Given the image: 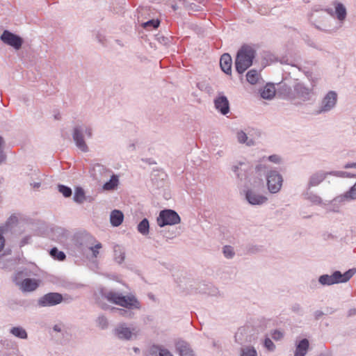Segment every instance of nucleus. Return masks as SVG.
Listing matches in <instances>:
<instances>
[{
  "label": "nucleus",
  "mask_w": 356,
  "mask_h": 356,
  "mask_svg": "<svg viewBox=\"0 0 356 356\" xmlns=\"http://www.w3.org/2000/svg\"><path fill=\"white\" fill-rule=\"evenodd\" d=\"M323 314L321 311H316L315 312V316L316 318H318L319 316H322Z\"/></svg>",
  "instance_id": "obj_55"
},
{
  "label": "nucleus",
  "mask_w": 356,
  "mask_h": 356,
  "mask_svg": "<svg viewBox=\"0 0 356 356\" xmlns=\"http://www.w3.org/2000/svg\"><path fill=\"white\" fill-rule=\"evenodd\" d=\"M337 94L334 91H329L322 99L318 109L317 114L327 113L332 111L336 106Z\"/></svg>",
  "instance_id": "obj_10"
},
{
  "label": "nucleus",
  "mask_w": 356,
  "mask_h": 356,
  "mask_svg": "<svg viewBox=\"0 0 356 356\" xmlns=\"http://www.w3.org/2000/svg\"><path fill=\"white\" fill-rule=\"evenodd\" d=\"M115 336L122 340H131L136 338L138 331L136 327H129L126 323L118 324L114 330Z\"/></svg>",
  "instance_id": "obj_12"
},
{
  "label": "nucleus",
  "mask_w": 356,
  "mask_h": 356,
  "mask_svg": "<svg viewBox=\"0 0 356 356\" xmlns=\"http://www.w3.org/2000/svg\"><path fill=\"white\" fill-rule=\"evenodd\" d=\"M247 163L245 161H236L232 165L231 170L236 177V178L241 181L245 179L247 177Z\"/></svg>",
  "instance_id": "obj_16"
},
{
  "label": "nucleus",
  "mask_w": 356,
  "mask_h": 356,
  "mask_svg": "<svg viewBox=\"0 0 356 356\" xmlns=\"http://www.w3.org/2000/svg\"><path fill=\"white\" fill-rule=\"evenodd\" d=\"M4 143V140L1 136H0V149L2 147V145Z\"/></svg>",
  "instance_id": "obj_58"
},
{
  "label": "nucleus",
  "mask_w": 356,
  "mask_h": 356,
  "mask_svg": "<svg viewBox=\"0 0 356 356\" xmlns=\"http://www.w3.org/2000/svg\"><path fill=\"white\" fill-rule=\"evenodd\" d=\"M73 200L76 203L81 204L86 201L91 202L93 198L90 196H86L84 190L81 187L78 186L75 188Z\"/></svg>",
  "instance_id": "obj_19"
},
{
  "label": "nucleus",
  "mask_w": 356,
  "mask_h": 356,
  "mask_svg": "<svg viewBox=\"0 0 356 356\" xmlns=\"http://www.w3.org/2000/svg\"><path fill=\"white\" fill-rule=\"evenodd\" d=\"M282 333L278 330H275L272 334V337L275 340L282 339Z\"/></svg>",
  "instance_id": "obj_48"
},
{
  "label": "nucleus",
  "mask_w": 356,
  "mask_h": 356,
  "mask_svg": "<svg viewBox=\"0 0 356 356\" xmlns=\"http://www.w3.org/2000/svg\"><path fill=\"white\" fill-rule=\"evenodd\" d=\"M264 347L269 351H273L275 349V346L272 340L269 338H266L264 343Z\"/></svg>",
  "instance_id": "obj_45"
},
{
  "label": "nucleus",
  "mask_w": 356,
  "mask_h": 356,
  "mask_svg": "<svg viewBox=\"0 0 356 356\" xmlns=\"http://www.w3.org/2000/svg\"><path fill=\"white\" fill-rule=\"evenodd\" d=\"M113 309H115L116 312H118V314L122 317H124L126 318H132L134 316V312L133 310L135 309H126V308H113Z\"/></svg>",
  "instance_id": "obj_33"
},
{
  "label": "nucleus",
  "mask_w": 356,
  "mask_h": 356,
  "mask_svg": "<svg viewBox=\"0 0 356 356\" xmlns=\"http://www.w3.org/2000/svg\"><path fill=\"white\" fill-rule=\"evenodd\" d=\"M309 346L308 339H303L297 344L294 356H305Z\"/></svg>",
  "instance_id": "obj_25"
},
{
  "label": "nucleus",
  "mask_w": 356,
  "mask_h": 356,
  "mask_svg": "<svg viewBox=\"0 0 356 356\" xmlns=\"http://www.w3.org/2000/svg\"><path fill=\"white\" fill-rule=\"evenodd\" d=\"M31 186L34 188H40V185H41V183L40 181H38V182H31Z\"/></svg>",
  "instance_id": "obj_52"
},
{
  "label": "nucleus",
  "mask_w": 356,
  "mask_h": 356,
  "mask_svg": "<svg viewBox=\"0 0 356 356\" xmlns=\"http://www.w3.org/2000/svg\"><path fill=\"white\" fill-rule=\"evenodd\" d=\"M30 238L31 237L29 236L24 237L20 242V246H24V245L27 244Z\"/></svg>",
  "instance_id": "obj_50"
},
{
  "label": "nucleus",
  "mask_w": 356,
  "mask_h": 356,
  "mask_svg": "<svg viewBox=\"0 0 356 356\" xmlns=\"http://www.w3.org/2000/svg\"><path fill=\"white\" fill-rule=\"evenodd\" d=\"M221 153H222L221 152H218V154L219 156H222Z\"/></svg>",
  "instance_id": "obj_61"
},
{
  "label": "nucleus",
  "mask_w": 356,
  "mask_h": 356,
  "mask_svg": "<svg viewBox=\"0 0 356 356\" xmlns=\"http://www.w3.org/2000/svg\"><path fill=\"white\" fill-rule=\"evenodd\" d=\"M345 169L355 168L356 169V162L347 163L344 165Z\"/></svg>",
  "instance_id": "obj_49"
},
{
  "label": "nucleus",
  "mask_w": 356,
  "mask_h": 356,
  "mask_svg": "<svg viewBox=\"0 0 356 356\" xmlns=\"http://www.w3.org/2000/svg\"><path fill=\"white\" fill-rule=\"evenodd\" d=\"M53 330H54V331H55V332H61V330H62L61 325H55L53 327Z\"/></svg>",
  "instance_id": "obj_53"
},
{
  "label": "nucleus",
  "mask_w": 356,
  "mask_h": 356,
  "mask_svg": "<svg viewBox=\"0 0 356 356\" xmlns=\"http://www.w3.org/2000/svg\"><path fill=\"white\" fill-rule=\"evenodd\" d=\"M39 286V281L35 279L26 278L21 284L20 289L24 292H31L35 291Z\"/></svg>",
  "instance_id": "obj_20"
},
{
  "label": "nucleus",
  "mask_w": 356,
  "mask_h": 356,
  "mask_svg": "<svg viewBox=\"0 0 356 356\" xmlns=\"http://www.w3.org/2000/svg\"><path fill=\"white\" fill-rule=\"evenodd\" d=\"M241 356H257V352L254 347L247 346L241 348Z\"/></svg>",
  "instance_id": "obj_37"
},
{
  "label": "nucleus",
  "mask_w": 356,
  "mask_h": 356,
  "mask_svg": "<svg viewBox=\"0 0 356 356\" xmlns=\"http://www.w3.org/2000/svg\"><path fill=\"white\" fill-rule=\"evenodd\" d=\"M176 348L180 356H194L193 350L190 347V345L184 341H177Z\"/></svg>",
  "instance_id": "obj_22"
},
{
  "label": "nucleus",
  "mask_w": 356,
  "mask_h": 356,
  "mask_svg": "<svg viewBox=\"0 0 356 356\" xmlns=\"http://www.w3.org/2000/svg\"><path fill=\"white\" fill-rule=\"evenodd\" d=\"M331 175L330 171L317 170L311 174L307 183V189L319 186L327 177Z\"/></svg>",
  "instance_id": "obj_15"
},
{
  "label": "nucleus",
  "mask_w": 356,
  "mask_h": 356,
  "mask_svg": "<svg viewBox=\"0 0 356 356\" xmlns=\"http://www.w3.org/2000/svg\"><path fill=\"white\" fill-rule=\"evenodd\" d=\"M302 195L305 200H308L312 204L323 207L325 209L327 201L324 202L318 194L307 189V191L303 193Z\"/></svg>",
  "instance_id": "obj_18"
},
{
  "label": "nucleus",
  "mask_w": 356,
  "mask_h": 356,
  "mask_svg": "<svg viewBox=\"0 0 356 356\" xmlns=\"http://www.w3.org/2000/svg\"><path fill=\"white\" fill-rule=\"evenodd\" d=\"M330 174L332 176L337 177L350 178V177H356V175L351 174L350 172H348L346 171L332 170V171H330Z\"/></svg>",
  "instance_id": "obj_39"
},
{
  "label": "nucleus",
  "mask_w": 356,
  "mask_h": 356,
  "mask_svg": "<svg viewBox=\"0 0 356 356\" xmlns=\"http://www.w3.org/2000/svg\"><path fill=\"white\" fill-rule=\"evenodd\" d=\"M250 132L246 133L242 130L238 131L236 132L237 141L249 147L254 145L255 141L252 138L248 136Z\"/></svg>",
  "instance_id": "obj_23"
},
{
  "label": "nucleus",
  "mask_w": 356,
  "mask_h": 356,
  "mask_svg": "<svg viewBox=\"0 0 356 356\" xmlns=\"http://www.w3.org/2000/svg\"><path fill=\"white\" fill-rule=\"evenodd\" d=\"M216 109L222 115H225L229 112V102L225 95H219L214 99Z\"/></svg>",
  "instance_id": "obj_17"
},
{
  "label": "nucleus",
  "mask_w": 356,
  "mask_h": 356,
  "mask_svg": "<svg viewBox=\"0 0 356 356\" xmlns=\"http://www.w3.org/2000/svg\"><path fill=\"white\" fill-rule=\"evenodd\" d=\"M266 160V161H270L272 163L279 164L282 162V159L279 155L277 154H273L268 157L264 156V161Z\"/></svg>",
  "instance_id": "obj_44"
},
{
  "label": "nucleus",
  "mask_w": 356,
  "mask_h": 356,
  "mask_svg": "<svg viewBox=\"0 0 356 356\" xmlns=\"http://www.w3.org/2000/svg\"><path fill=\"white\" fill-rule=\"evenodd\" d=\"M138 232L143 236H147L149 232V223L147 218L143 219L137 226Z\"/></svg>",
  "instance_id": "obj_30"
},
{
  "label": "nucleus",
  "mask_w": 356,
  "mask_h": 356,
  "mask_svg": "<svg viewBox=\"0 0 356 356\" xmlns=\"http://www.w3.org/2000/svg\"><path fill=\"white\" fill-rule=\"evenodd\" d=\"M181 218L179 214L172 209H164L160 211L156 222L159 227L165 225H175L179 223Z\"/></svg>",
  "instance_id": "obj_9"
},
{
  "label": "nucleus",
  "mask_w": 356,
  "mask_h": 356,
  "mask_svg": "<svg viewBox=\"0 0 356 356\" xmlns=\"http://www.w3.org/2000/svg\"><path fill=\"white\" fill-rule=\"evenodd\" d=\"M334 16L339 22H343L346 17V9L341 3H334V10H333Z\"/></svg>",
  "instance_id": "obj_24"
},
{
  "label": "nucleus",
  "mask_w": 356,
  "mask_h": 356,
  "mask_svg": "<svg viewBox=\"0 0 356 356\" xmlns=\"http://www.w3.org/2000/svg\"><path fill=\"white\" fill-rule=\"evenodd\" d=\"M301 309V307L298 304H296L292 307V310L293 312H298Z\"/></svg>",
  "instance_id": "obj_51"
},
{
  "label": "nucleus",
  "mask_w": 356,
  "mask_h": 356,
  "mask_svg": "<svg viewBox=\"0 0 356 356\" xmlns=\"http://www.w3.org/2000/svg\"><path fill=\"white\" fill-rule=\"evenodd\" d=\"M96 323L97 325L102 330L106 329L108 325L107 318L103 315L99 316L97 317L96 320Z\"/></svg>",
  "instance_id": "obj_41"
},
{
  "label": "nucleus",
  "mask_w": 356,
  "mask_h": 356,
  "mask_svg": "<svg viewBox=\"0 0 356 356\" xmlns=\"http://www.w3.org/2000/svg\"><path fill=\"white\" fill-rule=\"evenodd\" d=\"M160 22L158 19H151L143 24V27L146 29L151 30L157 28Z\"/></svg>",
  "instance_id": "obj_42"
},
{
  "label": "nucleus",
  "mask_w": 356,
  "mask_h": 356,
  "mask_svg": "<svg viewBox=\"0 0 356 356\" xmlns=\"http://www.w3.org/2000/svg\"><path fill=\"white\" fill-rule=\"evenodd\" d=\"M102 296L108 301L126 309H140L141 308L140 301L132 293L124 296L120 292L109 291L102 293Z\"/></svg>",
  "instance_id": "obj_2"
},
{
  "label": "nucleus",
  "mask_w": 356,
  "mask_h": 356,
  "mask_svg": "<svg viewBox=\"0 0 356 356\" xmlns=\"http://www.w3.org/2000/svg\"><path fill=\"white\" fill-rule=\"evenodd\" d=\"M118 178L116 175H113L109 181H106L104 186L103 188L104 190H113L118 185Z\"/></svg>",
  "instance_id": "obj_35"
},
{
  "label": "nucleus",
  "mask_w": 356,
  "mask_h": 356,
  "mask_svg": "<svg viewBox=\"0 0 356 356\" xmlns=\"http://www.w3.org/2000/svg\"><path fill=\"white\" fill-rule=\"evenodd\" d=\"M351 202L346 193L339 195L330 201H327L325 209L330 212L339 213L341 207L346 202Z\"/></svg>",
  "instance_id": "obj_13"
},
{
  "label": "nucleus",
  "mask_w": 356,
  "mask_h": 356,
  "mask_svg": "<svg viewBox=\"0 0 356 356\" xmlns=\"http://www.w3.org/2000/svg\"><path fill=\"white\" fill-rule=\"evenodd\" d=\"M242 334V332H238L236 334H235V339H236V341H238V339L240 338V336Z\"/></svg>",
  "instance_id": "obj_56"
},
{
  "label": "nucleus",
  "mask_w": 356,
  "mask_h": 356,
  "mask_svg": "<svg viewBox=\"0 0 356 356\" xmlns=\"http://www.w3.org/2000/svg\"><path fill=\"white\" fill-rule=\"evenodd\" d=\"M17 220L16 217H13H13H11V218L9 219V220Z\"/></svg>",
  "instance_id": "obj_60"
},
{
  "label": "nucleus",
  "mask_w": 356,
  "mask_h": 356,
  "mask_svg": "<svg viewBox=\"0 0 356 356\" xmlns=\"http://www.w3.org/2000/svg\"><path fill=\"white\" fill-rule=\"evenodd\" d=\"M314 85L307 86L305 83L296 81L292 86L281 82L277 86V93L283 98L293 100L300 99L302 102L309 101L314 95Z\"/></svg>",
  "instance_id": "obj_1"
},
{
  "label": "nucleus",
  "mask_w": 356,
  "mask_h": 356,
  "mask_svg": "<svg viewBox=\"0 0 356 356\" xmlns=\"http://www.w3.org/2000/svg\"><path fill=\"white\" fill-rule=\"evenodd\" d=\"M124 252L119 246L114 248V259L116 262L121 264L124 260Z\"/></svg>",
  "instance_id": "obj_36"
},
{
  "label": "nucleus",
  "mask_w": 356,
  "mask_h": 356,
  "mask_svg": "<svg viewBox=\"0 0 356 356\" xmlns=\"http://www.w3.org/2000/svg\"><path fill=\"white\" fill-rule=\"evenodd\" d=\"M5 155L3 153L2 149H0V163L3 162L5 159Z\"/></svg>",
  "instance_id": "obj_54"
},
{
  "label": "nucleus",
  "mask_w": 356,
  "mask_h": 356,
  "mask_svg": "<svg viewBox=\"0 0 356 356\" xmlns=\"http://www.w3.org/2000/svg\"><path fill=\"white\" fill-rule=\"evenodd\" d=\"M93 170L95 171V177L96 179H98L97 176V172H99V173H102V172H105V168L101 165V164H95L94 165V168H93Z\"/></svg>",
  "instance_id": "obj_46"
},
{
  "label": "nucleus",
  "mask_w": 356,
  "mask_h": 356,
  "mask_svg": "<svg viewBox=\"0 0 356 356\" xmlns=\"http://www.w3.org/2000/svg\"><path fill=\"white\" fill-rule=\"evenodd\" d=\"M245 200L252 206H261L268 201V198L254 188H245L241 192Z\"/></svg>",
  "instance_id": "obj_8"
},
{
  "label": "nucleus",
  "mask_w": 356,
  "mask_h": 356,
  "mask_svg": "<svg viewBox=\"0 0 356 356\" xmlns=\"http://www.w3.org/2000/svg\"><path fill=\"white\" fill-rule=\"evenodd\" d=\"M172 8L174 10H177L178 9V6L175 4V5H172Z\"/></svg>",
  "instance_id": "obj_59"
},
{
  "label": "nucleus",
  "mask_w": 356,
  "mask_h": 356,
  "mask_svg": "<svg viewBox=\"0 0 356 356\" xmlns=\"http://www.w3.org/2000/svg\"><path fill=\"white\" fill-rule=\"evenodd\" d=\"M356 269L351 268L341 273L339 270H335L332 275L324 274L318 277V283L322 286H331L339 283H346L355 274Z\"/></svg>",
  "instance_id": "obj_5"
},
{
  "label": "nucleus",
  "mask_w": 356,
  "mask_h": 356,
  "mask_svg": "<svg viewBox=\"0 0 356 356\" xmlns=\"http://www.w3.org/2000/svg\"><path fill=\"white\" fill-rule=\"evenodd\" d=\"M223 254L227 259H232L234 256V248L230 245H225L223 248Z\"/></svg>",
  "instance_id": "obj_43"
},
{
  "label": "nucleus",
  "mask_w": 356,
  "mask_h": 356,
  "mask_svg": "<svg viewBox=\"0 0 356 356\" xmlns=\"http://www.w3.org/2000/svg\"><path fill=\"white\" fill-rule=\"evenodd\" d=\"M5 245V238L3 236V228L0 227V252L3 250Z\"/></svg>",
  "instance_id": "obj_47"
},
{
  "label": "nucleus",
  "mask_w": 356,
  "mask_h": 356,
  "mask_svg": "<svg viewBox=\"0 0 356 356\" xmlns=\"http://www.w3.org/2000/svg\"><path fill=\"white\" fill-rule=\"evenodd\" d=\"M268 165L266 164V161H264V157L262 159L255 165V171L259 175L266 174L270 170L268 169Z\"/></svg>",
  "instance_id": "obj_32"
},
{
  "label": "nucleus",
  "mask_w": 356,
  "mask_h": 356,
  "mask_svg": "<svg viewBox=\"0 0 356 356\" xmlns=\"http://www.w3.org/2000/svg\"><path fill=\"white\" fill-rule=\"evenodd\" d=\"M256 51L250 45H243L238 51L235 59V68L238 74H243L253 63Z\"/></svg>",
  "instance_id": "obj_3"
},
{
  "label": "nucleus",
  "mask_w": 356,
  "mask_h": 356,
  "mask_svg": "<svg viewBox=\"0 0 356 356\" xmlns=\"http://www.w3.org/2000/svg\"><path fill=\"white\" fill-rule=\"evenodd\" d=\"M268 191L272 194L277 193L282 188L283 177L276 170H269L266 175Z\"/></svg>",
  "instance_id": "obj_7"
},
{
  "label": "nucleus",
  "mask_w": 356,
  "mask_h": 356,
  "mask_svg": "<svg viewBox=\"0 0 356 356\" xmlns=\"http://www.w3.org/2000/svg\"><path fill=\"white\" fill-rule=\"evenodd\" d=\"M64 300L63 295L56 292H50L41 296L38 300V306L40 307H53L61 303Z\"/></svg>",
  "instance_id": "obj_11"
},
{
  "label": "nucleus",
  "mask_w": 356,
  "mask_h": 356,
  "mask_svg": "<svg viewBox=\"0 0 356 356\" xmlns=\"http://www.w3.org/2000/svg\"><path fill=\"white\" fill-rule=\"evenodd\" d=\"M87 248L91 251L92 255L90 259L97 258L99 252V249L102 248V244L99 242L96 243L95 245L92 243H88L86 245Z\"/></svg>",
  "instance_id": "obj_34"
},
{
  "label": "nucleus",
  "mask_w": 356,
  "mask_h": 356,
  "mask_svg": "<svg viewBox=\"0 0 356 356\" xmlns=\"http://www.w3.org/2000/svg\"><path fill=\"white\" fill-rule=\"evenodd\" d=\"M276 90L273 84L268 83L261 91V96L266 99H271L275 95Z\"/></svg>",
  "instance_id": "obj_27"
},
{
  "label": "nucleus",
  "mask_w": 356,
  "mask_h": 356,
  "mask_svg": "<svg viewBox=\"0 0 356 356\" xmlns=\"http://www.w3.org/2000/svg\"><path fill=\"white\" fill-rule=\"evenodd\" d=\"M10 333L12 334L15 337H17L21 339H26L28 337V334L25 329L22 327H13L10 330Z\"/></svg>",
  "instance_id": "obj_29"
},
{
  "label": "nucleus",
  "mask_w": 356,
  "mask_h": 356,
  "mask_svg": "<svg viewBox=\"0 0 356 356\" xmlns=\"http://www.w3.org/2000/svg\"><path fill=\"white\" fill-rule=\"evenodd\" d=\"M329 15L330 17L334 16L332 8L319 9L314 8L309 14V20L313 23L318 29H323L321 26L326 27L328 22V17L325 14Z\"/></svg>",
  "instance_id": "obj_6"
},
{
  "label": "nucleus",
  "mask_w": 356,
  "mask_h": 356,
  "mask_svg": "<svg viewBox=\"0 0 356 356\" xmlns=\"http://www.w3.org/2000/svg\"><path fill=\"white\" fill-rule=\"evenodd\" d=\"M150 356H173L170 352L160 346H154L151 349Z\"/></svg>",
  "instance_id": "obj_31"
},
{
  "label": "nucleus",
  "mask_w": 356,
  "mask_h": 356,
  "mask_svg": "<svg viewBox=\"0 0 356 356\" xmlns=\"http://www.w3.org/2000/svg\"><path fill=\"white\" fill-rule=\"evenodd\" d=\"M246 79L252 85L257 83L261 79L260 74L256 70H250L246 74Z\"/></svg>",
  "instance_id": "obj_28"
},
{
  "label": "nucleus",
  "mask_w": 356,
  "mask_h": 356,
  "mask_svg": "<svg viewBox=\"0 0 356 356\" xmlns=\"http://www.w3.org/2000/svg\"><path fill=\"white\" fill-rule=\"evenodd\" d=\"M0 39L4 44L13 47L16 50L19 49L23 44V39L20 36L7 30L3 32Z\"/></svg>",
  "instance_id": "obj_14"
},
{
  "label": "nucleus",
  "mask_w": 356,
  "mask_h": 356,
  "mask_svg": "<svg viewBox=\"0 0 356 356\" xmlns=\"http://www.w3.org/2000/svg\"><path fill=\"white\" fill-rule=\"evenodd\" d=\"M58 190L65 197H70L72 194V189L70 187L63 184L58 185Z\"/></svg>",
  "instance_id": "obj_40"
},
{
  "label": "nucleus",
  "mask_w": 356,
  "mask_h": 356,
  "mask_svg": "<svg viewBox=\"0 0 356 356\" xmlns=\"http://www.w3.org/2000/svg\"><path fill=\"white\" fill-rule=\"evenodd\" d=\"M124 219L123 213L120 211L115 209L111 211L110 214V222L113 227H118L122 224Z\"/></svg>",
  "instance_id": "obj_26"
},
{
  "label": "nucleus",
  "mask_w": 356,
  "mask_h": 356,
  "mask_svg": "<svg viewBox=\"0 0 356 356\" xmlns=\"http://www.w3.org/2000/svg\"><path fill=\"white\" fill-rule=\"evenodd\" d=\"M232 59L229 54H224L221 56L220 65L222 70L227 74L232 73Z\"/></svg>",
  "instance_id": "obj_21"
},
{
  "label": "nucleus",
  "mask_w": 356,
  "mask_h": 356,
  "mask_svg": "<svg viewBox=\"0 0 356 356\" xmlns=\"http://www.w3.org/2000/svg\"><path fill=\"white\" fill-rule=\"evenodd\" d=\"M50 254L54 259H56L58 261H63L66 256L62 251H59L56 248H53L50 250Z\"/></svg>",
  "instance_id": "obj_38"
},
{
  "label": "nucleus",
  "mask_w": 356,
  "mask_h": 356,
  "mask_svg": "<svg viewBox=\"0 0 356 356\" xmlns=\"http://www.w3.org/2000/svg\"><path fill=\"white\" fill-rule=\"evenodd\" d=\"M128 149L130 150H134L135 149L134 143L129 144V145L128 146Z\"/></svg>",
  "instance_id": "obj_57"
},
{
  "label": "nucleus",
  "mask_w": 356,
  "mask_h": 356,
  "mask_svg": "<svg viewBox=\"0 0 356 356\" xmlns=\"http://www.w3.org/2000/svg\"><path fill=\"white\" fill-rule=\"evenodd\" d=\"M92 137V128L88 124L76 125L73 129L72 138L76 146L83 152H88V147L85 142L86 138Z\"/></svg>",
  "instance_id": "obj_4"
}]
</instances>
